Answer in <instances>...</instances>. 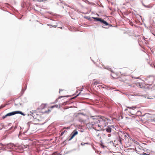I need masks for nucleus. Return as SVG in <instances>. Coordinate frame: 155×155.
<instances>
[{"instance_id":"2","label":"nucleus","mask_w":155,"mask_h":155,"mask_svg":"<svg viewBox=\"0 0 155 155\" xmlns=\"http://www.w3.org/2000/svg\"><path fill=\"white\" fill-rule=\"evenodd\" d=\"M51 110L49 109H48L47 110L43 112L32 111L29 114L32 116L36 121H40L42 120L44 117L43 115V113H48Z\"/></svg>"},{"instance_id":"19","label":"nucleus","mask_w":155,"mask_h":155,"mask_svg":"<svg viewBox=\"0 0 155 155\" xmlns=\"http://www.w3.org/2000/svg\"><path fill=\"white\" fill-rule=\"evenodd\" d=\"M119 142H120V143L121 144H122V143H121V139L120 138L119 139Z\"/></svg>"},{"instance_id":"6","label":"nucleus","mask_w":155,"mask_h":155,"mask_svg":"<svg viewBox=\"0 0 155 155\" xmlns=\"http://www.w3.org/2000/svg\"><path fill=\"white\" fill-rule=\"evenodd\" d=\"M135 150L137 152V153L140 154H143L145 155H147V154L143 153H142L141 152L142 151H143L144 150L142 149V147H138L135 148Z\"/></svg>"},{"instance_id":"4","label":"nucleus","mask_w":155,"mask_h":155,"mask_svg":"<svg viewBox=\"0 0 155 155\" xmlns=\"http://www.w3.org/2000/svg\"><path fill=\"white\" fill-rule=\"evenodd\" d=\"M151 118L150 115L149 113H147L144 114L142 116V119L145 121H147L150 120Z\"/></svg>"},{"instance_id":"10","label":"nucleus","mask_w":155,"mask_h":155,"mask_svg":"<svg viewBox=\"0 0 155 155\" xmlns=\"http://www.w3.org/2000/svg\"><path fill=\"white\" fill-rule=\"evenodd\" d=\"M101 22L103 23L105 25L107 26V25H108V23L106 21H105L103 19L101 21Z\"/></svg>"},{"instance_id":"22","label":"nucleus","mask_w":155,"mask_h":155,"mask_svg":"<svg viewBox=\"0 0 155 155\" xmlns=\"http://www.w3.org/2000/svg\"><path fill=\"white\" fill-rule=\"evenodd\" d=\"M60 28L61 29H62V27H60Z\"/></svg>"},{"instance_id":"1","label":"nucleus","mask_w":155,"mask_h":155,"mask_svg":"<svg viewBox=\"0 0 155 155\" xmlns=\"http://www.w3.org/2000/svg\"><path fill=\"white\" fill-rule=\"evenodd\" d=\"M112 120L111 117L108 118L101 116L98 119L94 120V122L96 123H95L93 128L97 130H104V127L106 126L108 123H111Z\"/></svg>"},{"instance_id":"12","label":"nucleus","mask_w":155,"mask_h":155,"mask_svg":"<svg viewBox=\"0 0 155 155\" xmlns=\"http://www.w3.org/2000/svg\"><path fill=\"white\" fill-rule=\"evenodd\" d=\"M136 107L135 106H133V107H128V108H129V109H133V110H134L135 109H136Z\"/></svg>"},{"instance_id":"20","label":"nucleus","mask_w":155,"mask_h":155,"mask_svg":"<svg viewBox=\"0 0 155 155\" xmlns=\"http://www.w3.org/2000/svg\"><path fill=\"white\" fill-rule=\"evenodd\" d=\"M53 27H54V28H56V25H54L53 26Z\"/></svg>"},{"instance_id":"24","label":"nucleus","mask_w":155,"mask_h":155,"mask_svg":"<svg viewBox=\"0 0 155 155\" xmlns=\"http://www.w3.org/2000/svg\"><path fill=\"white\" fill-rule=\"evenodd\" d=\"M80 94V93L79 94H78V95L77 96H78V95H79V94Z\"/></svg>"},{"instance_id":"25","label":"nucleus","mask_w":155,"mask_h":155,"mask_svg":"<svg viewBox=\"0 0 155 155\" xmlns=\"http://www.w3.org/2000/svg\"><path fill=\"white\" fill-rule=\"evenodd\" d=\"M100 86H101V87H102V85Z\"/></svg>"},{"instance_id":"15","label":"nucleus","mask_w":155,"mask_h":155,"mask_svg":"<svg viewBox=\"0 0 155 155\" xmlns=\"http://www.w3.org/2000/svg\"><path fill=\"white\" fill-rule=\"evenodd\" d=\"M7 104H2L1 105V106H0V109H2Z\"/></svg>"},{"instance_id":"9","label":"nucleus","mask_w":155,"mask_h":155,"mask_svg":"<svg viewBox=\"0 0 155 155\" xmlns=\"http://www.w3.org/2000/svg\"><path fill=\"white\" fill-rule=\"evenodd\" d=\"M93 18L95 21H100L101 22L102 19L101 18L93 17Z\"/></svg>"},{"instance_id":"21","label":"nucleus","mask_w":155,"mask_h":155,"mask_svg":"<svg viewBox=\"0 0 155 155\" xmlns=\"http://www.w3.org/2000/svg\"><path fill=\"white\" fill-rule=\"evenodd\" d=\"M97 135L98 136H100V135H99V134H98Z\"/></svg>"},{"instance_id":"11","label":"nucleus","mask_w":155,"mask_h":155,"mask_svg":"<svg viewBox=\"0 0 155 155\" xmlns=\"http://www.w3.org/2000/svg\"><path fill=\"white\" fill-rule=\"evenodd\" d=\"M60 106L58 105H55L52 106L51 107H50V108L51 109H52L56 107V108H59Z\"/></svg>"},{"instance_id":"8","label":"nucleus","mask_w":155,"mask_h":155,"mask_svg":"<svg viewBox=\"0 0 155 155\" xmlns=\"http://www.w3.org/2000/svg\"><path fill=\"white\" fill-rule=\"evenodd\" d=\"M47 107V104H42L40 106L37 110H43Z\"/></svg>"},{"instance_id":"18","label":"nucleus","mask_w":155,"mask_h":155,"mask_svg":"<svg viewBox=\"0 0 155 155\" xmlns=\"http://www.w3.org/2000/svg\"><path fill=\"white\" fill-rule=\"evenodd\" d=\"M65 132V131L62 132L61 134V136H62L64 134V133Z\"/></svg>"},{"instance_id":"7","label":"nucleus","mask_w":155,"mask_h":155,"mask_svg":"<svg viewBox=\"0 0 155 155\" xmlns=\"http://www.w3.org/2000/svg\"><path fill=\"white\" fill-rule=\"evenodd\" d=\"M78 134V132L76 130H74L71 134V137L69 139V140H71L73 139Z\"/></svg>"},{"instance_id":"17","label":"nucleus","mask_w":155,"mask_h":155,"mask_svg":"<svg viewBox=\"0 0 155 155\" xmlns=\"http://www.w3.org/2000/svg\"><path fill=\"white\" fill-rule=\"evenodd\" d=\"M15 106H18L19 105L20 106L21 105V104L20 103H19V104H17V103H15Z\"/></svg>"},{"instance_id":"16","label":"nucleus","mask_w":155,"mask_h":155,"mask_svg":"<svg viewBox=\"0 0 155 155\" xmlns=\"http://www.w3.org/2000/svg\"><path fill=\"white\" fill-rule=\"evenodd\" d=\"M52 155H61L59 153H58L57 152H55L53 153Z\"/></svg>"},{"instance_id":"23","label":"nucleus","mask_w":155,"mask_h":155,"mask_svg":"<svg viewBox=\"0 0 155 155\" xmlns=\"http://www.w3.org/2000/svg\"><path fill=\"white\" fill-rule=\"evenodd\" d=\"M110 134H109L108 135V136L109 137H110Z\"/></svg>"},{"instance_id":"13","label":"nucleus","mask_w":155,"mask_h":155,"mask_svg":"<svg viewBox=\"0 0 155 155\" xmlns=\"http://www.w3.org/2000/svg\"><path fill=\"white\" fill-rule=\"evenodd\" d=\"M99 83V82L98 81H96L94 82L93 84L94 85H97V84H98Z\"/></svg>"},{"instance_id":"14","label":"nucleus","mask_w":155,"mask_h":155,"mask_svg":"<svg viewBox=\"0 0 155 155\" xmlns=\"http://www.w3.org/2000/svg\"><path fill=\"white\" fill-rule=\"evenodd\" d=\"M8 146L9 147L11 146V147H13L15 146L14 144H13V143H10L9 144H8Z\"/></svg>"},{"instance_id":"3","label":"nucleus","mask_w":155,"mask_h":155,"mask_svg":"<svg viewBox=\"0 0 155 155\" xmlns=\"http://www.w3.org/2000/svg\"><path fill=\"white\" fill-rule=\"evenodd\" d=\"M21 114L23 115V116H25V114H24L23 113L20 111H15L12 112H11L3 116L2 117V118L3 119H5L6 117L8 116H10L12 115H13L16 114Z\"/></svg>"},{"instance_id":"5","label":"nucleus","mask_w":155,"mask_h":155,"mask_svg":"<svg viewBox=\"0 0 155 155\" xmlns=\"http://www.w3.org/2000/svg\"><path fill=\"white\" fill-rule=\"evenodd\" d=\"M105 130H106V131L109 133L111 132L112 131H114L115 129L114 126L113 125H111L107 126L106 128H104Z\"/></svg>"},{"instance_id":"26","label":"nucleus","mask_w":155,"mask_h":155,"mask_svg":"<svg viewBox=\"0 0 155 155\" xmlns=\"http://www.w3.org/2000/svg\"><path fill=\"white\" fill-rule=\"evenodd\" d=\"M154 68H155V65L154 66Z\"/></svg>"}]
</instances>
